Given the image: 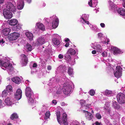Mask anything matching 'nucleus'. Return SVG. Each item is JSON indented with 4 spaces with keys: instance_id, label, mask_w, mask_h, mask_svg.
I'll return each instance as SVG.
<instances>
[{
    "instance_id": "f257e3e1",
    "label": "nucleus",
    "mask_w": 125,
    "mask_h": 125,
    "mask_svg": "<svg viewBox=\"0 0 125 125\" xmlns=\"http://www.w3.org/2000/svg\"><path fill=\"white\" fill-rule=\"evenodd\" d=\"M56 116L57 120L58 122L60 124H62L65 125L68 124L67 115L66 114H64L62 115V121H60L59 120L60 117V114L59 112H56Z\"/></svg>"
},
{
    "instance_id": "f03ea898",
    "label": "nucleus",
    "mask_w": 125,
    "mask_h": 125,
    "mask_svg": "<svg viewBox=\"0 0 125 125\" xmlns=\"http://www.w3.org/2000/svg\"><path fill=\"white\" fill-rule=\"evenodd\" d=\"M63 93L65 95H68L71 91V87L68 83H64L62 88Z\"/></svg>"
},
{
    "instance_id": "7ed1b4c3",
    "label": "nucleus",
    "mask_w": 125,
    "mask_h": 125,
    "mask_svg": "<svg viewBox=\"0 0 125 125\" xmlns=\"http://www.w3.org/2000/svg\"><path fill=\"white\" fill-rule=\"evenodd\" d=\"M117 98L118 102L120 104H122L125 102V95L122 93H119L117 95Z\"/></svg>"
},
{
    "instance_id": "20e7f679",
    "label": "nucleus",
    "mask_w": 125,
    "mask_h": 125,
    "mask_svg": "<svg viewBox=\"0 0 125 125\" xmlns=\"http://www.w3.org/2000/svg\"><path fill=\"white\" fill-rule=\"evenodd\" d=\"M3 13L4 17L6 19H10L12 17V14L11 11L8 10L6 9L3 10Z\"/></svg>"
},
{
    "instance_id": "39448f33",
    "label": "nucleus",
    "mask_w": 125,
    "mask_h": 125,
    "mask_svg": "<svg viewBox=\"0 0 125 125\" xmlns=\"http://www.w3.org/2000/svg\"><path fill=\"white\" fill-rule=\"evenodd\" d=\"M7 9L8 10L14 12H15L16 9L15 6L11 3L10 2H8L7 3L6 5Z\"/></svg>"
},
{
    "instance_id": "423d86ee",
    "label": "nucleus",
    "mask_w": 125,
    "mask_h": 125,
    "mask_svg": "<svg viewBox=\"0 0 125 125\" xmlns=\"http://www.w3.org/2000/svg\"><path fill=\"white\" fill-rule=\"evenodd\" d=\"M111 65L110 64V71L111 72H113L114 73L115 76L116 77H119L121 75L122 72H119L118 71H116L115 73L114 72V70L115 69V65H113V67H112Z\"/></svg>"
},
{
    "instance_id": "0eeeda50",
    "label": "nucleus",
    "mask_w": 125,
    "mask_h": 125,
    "mask_svg": "<svg viewBox=\"0 0 125 125\" xmlns=\"http://www.w3.org/2000/svg\"><path fill=\"white\" fill-rule=\"evenodd\" d=\"M21 57H22V64L23 66H25L28 62V57L24 54H21Z\"/></svg>"
},
{
    "instance_id": "6e6552de",
    "label": "nucleus",
    "mask_w": 125,
    "mask_h": 125,
    "mask_svg": "<svg viewBox=\"0 0 125 125\" xmlns=\"http://www.w3.org/2000/svg\"><path fill=\"white\" fill-rule=\"evenodd\" d=\"M20 36V34L18 33L14 32L10 34V40H14L18 39Z\"/></svg>"
},
{
    "instance_id": "1a4fd4ad",
    "label": "nucleus",
    "mask_w": 125,
    "mask_h": 125,
    "mask_svg": "<svg viewBox=\"0 0 125 125\" xmlns=\"http://www.w3.org/2000/svg\"><path fill=\"white\" fill-rule=\"evenodd\" d=\"M22 92L21 90L18 89L16 93L15 94V97L17 100H20L21 97L22 95Z\"/></svg>"
},
{
    "instance_id": "9d476101",
    "label": "nucleus",
    "mask_w": 125,
    "mask_h": 125,
    "mask_svg": "<svg viewBox=\"0 0 125 125\" xmlns=\"http://www.w3.org/2000/svg\"><path fill=\"white\" fill-rule=\"evenodd\" d=\"M83 112L85 113V116L86 119L88 120H91L93 118V116L90 113L85 110H83Z\"/></svg>"
},
{
    "instance_id": "9b49d317",
    "label": "nucleus",
    "mask_w": 125,
    "mask_h": 125,
    "mask_svg": "<svg viewBox=\"0 0 125 125\" xmlns=\"http://www.w3.org/2000/svg\"><path fill=\"white\" fill-rule=\"evenodd\" d=\"M111 51L113 52L114 54L117 53H120L121 52L120 50L118 48L112 46L111 47Z\"/></svg>"
},
{
    "instance_id": "f8f14e48",
    "label": "nucleus",
    "mask_w": 125,
    "mask_h": 125,
    "mask_svg": "<svg viewBox=\"0 0 125 125\" xmlns=\"http://www.w3.org/2000/svg\"><path fill=\"white\" fill-rule=\"evenodd\" d=\"M32 92L31 88L29 87H27L26 90L25 94L27 97H31Z\"/></svg>"
},
{
    "instance_id": "ddd939ff",
    "label": "nucleus",
    "mask_w": 125,
    "mask_h": 125,
    "mask_svg": "<svg viewBox=\"0 0 125 125\" xmlns=\"http://www.w3.org/2000/svg\"><path fill=\"white\" fill-rule=\"evenodd\" d=\"M110 0V7L111 10L113 11H115L117 9L116 5L114 4L112 1Z\"/></svg>"
},
{
    "instance_id": "4468645a",
    "label": "nucleus",
    "mask_w": 125,
    "mask_h": 125,
    "mask_svg": "<svg viewBox=\"0 0 125 125\" xmlns=\"http://www.w3.org/2000/svg\"><path fill=\"white\" fill-rule=\"evenodd\" d=\"M11 80L13 82L17 84H19L21 82V79L19 77H15L11 79Z\"/></svg>"
},
{
    "instance_id": "2eb2a0df",
    "label": "nucleus",
    "mask_w": 125,
    "mask_h": 125,
    "mask_svg": "<svg viewBox=\"0 0 125 125\" xmlns=\"http://www.w3.org/2000/svg\"><path fill=\"white\" fill-rule=\"evenodd\" d=\"M59 20L58 19H56L55 21H53L52 23V27L53 28H57L58 26Z\"/></svg>"
},
{
    "instance_id": "dca6fc26",
    "label": "nucleus",
    "mask_w": 125,
    "mask_h": 125,
    "mask_svg": "<svg viewBox=\"0 0 125 125\" xmlns=\"http://www.w3.org/2000/svg\"><path fill=\"white\" fill-rule=\"evenodd\" d=\"M25 34L30 41H31L33 37V35L32 33L29 31H27Z\"/></svg>"
},
{
    "instance_id": "f3484780",
    "label": "nucleus",
    "mask_w": 125,
    "mask_h": 125,
    "mask_svg": "<svg viewBox=\"0 0 125 125\" xmlns=\"http://www.w3.org/2000/svg\"><path fill=\"white\" fill-rule=\"evenodd\" d=\"M117 12L119 14L122 16H125V9L122 8H119Z\"/></svg>"
},
{
    "instance_id": "a211bd4d",
    "label": "nucleus",
    "mask_w": 125,
    "mask_h": 125,
    "mask_svg": "<svg viewBox=\"0 0 125 125\" xmlns=\"http://www.w3.org/2000/svg\"><path fill=\"white\" fill-rule=\"evenodd\" d=\"M44 41V40L43 38H39L37 40L36 43L38 45H41L45 43Z\"/></svg>"
},
{
    "instance_id": "6ab92c4d",
    "label": "nucleus",
    "mask_w": 125,
    "mask_h": 125,
    "mask_svg": "<svg viewBox=\"0 0 125 125\" xmlns=\"http://www.w3.org/2000/svg\"><path fill=\"white\" fill-rule=\"evenodd\" d=\"M10 31L9 28H5L3 30L2 33L4 35L7 36L9 35Z\"/></svg>"
},
{
    "instance_id": "aec40b11",
    "label": "nucleus",
    "mask_w": 125,
    "mask_h": 125,
    "mask_svg": "<svg viewBox=\"0 0 125 125\" xmlns=\"http://www.w3.org/2000/svg\"><path fill=\"white\" fill-rule=\"evenodd\" d=\"M112 105L113 107L115 109H119L120 108V106L115 101H113Z\"/></svg>"
},
{
    "instance_id": "412c9836",
    "label": "nucleus",
    "mask_w": 125,
    "mask_h": 125,
    "mask_svg": "<svg viewBox=\"0 0 125 125\" xmlns=\"http://www.w3.org/2000/svg\"><path fill=\"white\" fill-rule=\"evenodd\" d=\"M24 5V2L23 1H21L18 4L17 6V9L19 10L22 9Z\"/></svg>"
},
{
    "instance_id": "4be33fe9",
    "label": "nucleus",
    "mask_w": 125,
    "mask_h": 125,
    "mask_svg": "<svg viewBox=\"0 0 125 125\" xmlns=\"http://www.w3.org/2000/svg\"><path fill=\"white\" fill-rule=\"evenodd\" d=\"M37 26L38 28L44 31L45 28L43 25L42 23H37Z\"/></svg>"
},
{
    "instance_id": "5701e85b",
    "label": "nucleus",
    "mask_w": 125,
    "mask_h": 125,
    "mask_svg": "<svg viewBox=\"0 0 125 125\" xmlns=\"http://www.w3.org/2000/svg\"><path fill=\"white\" fill-rule=\"evenodd\" d=\"M18 22V21L15 19H11L9 22V24L11 25L14 26L16 25Z\"/></svg>"
},
{
    "instance_id": "b1692460",
    "label": "nucleus",
    "mask_w": 125,
    "mask_h": 125,
    "mask_svg": "<svg viewBox=\"0 0 125 125\" xmlns=\"http://www.w3.org/2000/svg\"><path fill=\"white\" fill-rule=\"evenodd\" d=\"M68 54H70L71 55H74L76 53V51L75 50L72 48L69 49L67 52Z\"/></svg>"
},
{
    "instance_id": "393cba45",
    "label": "nucleus",
    "mask_w": 125,
    "mask_h": 125,
    "mask_svg": "<svg viewBox=\"0 0 125 125\" xmlns=\"http://www.w3.org/2000/svg\"><path fill=\"white\" fill-rule=\"evenodd\" d=\"M18 117L17 114L16 113H14L11 115L10 118L11 120H13L14 119H18Z\"/></svg>"
},
{
    "instance_id": "a878e982",
    "label": "nucleus",
    "mask_w": 125,
    "mask_h": 125,
    "mask_svg": "<svg viewBox=\"0 0 125 125\" xmlns=\"http://www.w3.org/2000/svg\"><path fill=\"white\" fill-rule=\"evenodd\" d=\"M52 42L53 44L55 45H58L60 44V42L58 39L56 38L53 39Z\"/></svg>"
},
{
    "instance_id": "bb28decb",
    "label": "nucleus",
    "mask_w": 125,
    "mask_h": 125,
    "mask_svg": "<svg viewBox=\"0 0 125 125\" xmlns=\"http://www.w3.org/2000/svg\"><path fill=\"white\" fill-rule=\"evenodd\" d=\"M5 102L7 105H10L12 103L9 97H7L5 100Z\"/></svg>"
},
{
    "instance_id": "cd10ccee",
    "label": "nucleus",
    "mask_w": 125,
    "mask_h": 125,
    "mask_svg": "<svg viewBox=\"0 0 125 125\" xmlns=\"http://www.w3.org/2000/svg\"><path fill=\"white\" fill-rule=\"evenodd\" d=\"M5 90L7 91V92H12V87L10 85H8L6 87Z\"/></svg>"
},
{
    "instance_id": "c85d7f7f",
    "label": "nucleus",
    "mask_w": 125,
    "mask_h": 125,
    "mask_svg": "<svg viewBox=\"0 0 125 125\" xmlns=\"http://www.w3.org/2000/svg\"><path fill=\"white\" fill-rule=\"evenodd\" d=\"M9 64V63H7L6 62H5L3 63L2 66H1L2 68L4 70H6L7 68V66Z\"/></svg>"
},
{
    "instance_id": "c756f323",
    "label": "nucleus",
    "mask_w": 125,
    "mask_h": 125,
    "mask_svg": "<svg viewBox=\"0 0 125 125\" xmlns=\"http://www.w3.org/2000/svg\"><path fill=\"white\" fill-rule=\"evenodd\" d=\"M73 73V69L71 67H68V73L70 76L72 75Z\"/></svg>"
},
{
    "instance_id": "7c9ffc66",
    "label": "nucleus",
    "mask_w": 125,
    "mask_h": 125,
    "mask_svg": "<svg viewBox=\"0 0 125 125\" xmlns=\"http://www.w3.org/2000/svg\"><path fill=\"white\" fill-rule=\"evenodd\" d=\"M32 46L29 43H27L26 45V48L27 51H31L32 49Z\"/></svg>"
},
{
    "instance_id": "2f4dec72",
    "label": "nucleus",
    "mask_w": 125,
    "mask_h": 125,
    "mask_svg": "<svg viewBox=\"0 0 125 125\" xmlns=\"http://www.w3.org/2000/svg\"><path fill=\"white\" fill-rule=\"evenodd\" d=\"M96 50L97 52H101L102 51L101 47L100 45H97L96 47Z\"/></svg>"
},
{
    "instance_id": "473e14b6",
    "label": "nucleus",
    "mask_w": 125,
    "mask_h": 125,
    "mask_svg": "<svg viewBox=\"0 0 125 125\" xmlns=\"http://www.w3.org/2000/svg\"><path fill=\"white\" fill-rule=\"evenodd\" d=\"M50 115V113L49 111H47L45 114V117L44 118L45 119H47L49 118Z\"/></svg>"
},
{
    "instance_id": "72a5a7b5",
    "label": "nucleus",
    "mask_w": 125,
    "mask_h": 125,
    "mask_svg": "<svg viewBox=\"0 0 125 125\" xmlns=\"http://www.w3.org/2000/svg\"><path fill=\"white\" fill-rule=\"evenodd\" d=\"M7 69H8L10 71H11L13 69V66L11 64L9 63L7 66Z\"/></svg>"
},
{
    "instance_id": "f704fd0d",
    "label": "nucleus",
    "mask_w": 125,
    "mask_h": 125,
    "mask_svg": "<svg viewBox=\"0 0 125 125\" xmlns=\"http://www.w3.org/2000/svg\"><path fill=\"white\" fill-rule=\"evenodd\" d=\"M59 68L61 71L62 72H65L66 69V67L65 66H60V67Z\"/></svg>"
},
{
    "instance_id": "c9c22d12",
    "label": "nucleus",
    "mask_w": 125,
    "mask_h": 125,
    "mask_svg": "<svg viewBox=\"0 0 125 125\" xmlns=\"http://www.w3.org/2000/svg\"><path fill=\"white\" fill-rule=\"evenodd\" d=\"M65 57L67 60L68 61H69L71 59V57L70 56L69 54H67V53L65 54Z\"/></svg>"
},
{
    "instance_id": "e433bc0d",
    "label": "nucleus",
    "mask_w": 125,
    "mask_h": 125,
    "mask_svg": "<svg viewBox=\"0 0 125 125\" xmlns=\"http://www.w3.org/2000/svg\"><path fill=\"white\" fill-rule=\"evenodd\" d=\"M7 92L6 90H5L2 92V97H5L8 95Z\"/></svg>"
},
{
    "instance_id": "4c0bfd02",
    "label": "nucleus",
    "mask_w": 125,
    "mask_h": 125,
    "mask_svg": "<svg viewBox=\"0 0 125 125\" xmlns=\"http://www.w3.org/2000/svg\"><path fill=\"white\" fill-rule=\"evenodd\" d=\"M85 101L83 100H81L80 101V103L82 107L85 105Z\"/></svg>"
},
{
    "instance_id": "58836bf2",
    "label": "nucleus",
    "mask_w": 125,
    "mask_h": 125,
    "mask_svg": "<svg viewBox=\"0 0 125 125\" xmlns=\"http://www.w3.org/2000/svg\"><path fill=\"white\" fill-rule=\"evenodd\" d=\"M95 93L93 89L90 90L89 91V94L91 96H93Z\"/></svg>"
},
{
    "instance_id": "ea45409f",
    "label": "nucleus",
    "mask_w": 125,
    "mask_h": 125,
    "mask_svg": "<svg viewBox=\"0 0 125 125\" xmlns=\"http://www.w3.org/2000/svg\"><path fill=\"white\" fill-rule=\"evenodd\" d=\"M29 98L28 100V102L29 103H33L34 102V100L33 99H32V98L31 97H28Z\"/></svg>"
},
{
    "instance_id": "a19ab883",
    "label": "nucleus",
    "mask_w": 125,
    "mask_h": 125,
    "mask_svg": "<svg viewBox=\"0 0 125 125\" xmlns=\"http://www.w3.org/2000/svg\"><path fill=\"white\" fill-rule=\"evenodd\" d=\"M95 116L98 119H100L102 118V116L100 114L98 113L96 114Z\"/></svg>"
},
{
    "instance_id": "79ce46f5",
    "label": "nucleus",
    "mask_w": 125,
    "mask_h": 125,
    "mask_svg": "<svg viewBox=\"0 0 125 125\" xmlns=\"http://www.w3.org/2000/svg\"><path fill=\"white\" fill-rule=\"evenodd\" d=\"M15 28L17 30V31L19 30L21 28V25L19 24H17Z\"/></svg>"
},
{
    "instance_id": "37998d69",
    "label": "nucleus",
    "mask_w": 125,
    "mask_h": 125,
    "mask_svg": "<svg viewBox=\"0 0 125 125\" xmlns=\"http://www.w3.org/2000/svg\"><path fill=\"white\" fill-rule=\"evenodd\" d=\"M109 105L108 104V105H106L105 107V109L107 111V112H109Z\"/></svg>"
},
{
    "instance_id": "c03bdc74",
    "label": "nucleus",
    "mask_w": 125,
    "mask_h": 125,
    "mask_svg": "<svg viewBox=\"0 0 125 125\" xmlns=\"http://www.w3.org/2000/svg\"><path fill=\"white\" fill-rule=\"evenodd\" d=\"M116 69L117 70L116 71H118V72H121V69L122 68L120 66H117L116 67Z\"/></svg>"
},
{
    "instance_id": "a18cd8bd",
    "label": "nucleus",
    "mask_w": 125,
    "mask_h": 125,
    "mask_svg": "<svg viewBox=\"0 0 125 125\" xmlns=\"http://www.w3.org/2000/svg\"><path fill=\"white\" fill-rule=\"evenodd\" d=\"M104 93L107 96H108L109 94V90H106L104 92Z\"/></svg>"
},
{
    "instance_id": "49530a36",
    "label": "nucleus",
    "mask_w": 125,
    "mask_h": 125,
    "mask_svg": "<svg viewBox=\"0 0 125 125\" xmlns=\"http://www.w3.org/2000/svg\"><path fill=\"white\" fill-rule=\"evenodd\" d=\"M88 4L89 6L91 7H92V0H89L88 1Z\"/></svg>"
},
{
    "instance_id": "de8ad7c7",
    "label": "nucleus",
    "mask_w": 125,
    "mask_h": 125,
    "mask_svg": "<svg viewBox=\"0 0 125 125\" xmlns=\"http://www.w3.org/2000/svg\"><path fill=\"white\" fill-rule=\"evenodd\" d=\"M102 55L103 57L106 56L107 55V53L105 52H104L102 53Z\"/></svg>"
},
{
    "instance_id": "09e8293b",
    "label": "nucleus",
    "mask_w": 125,
    "mask_h": 125,
    "mask_svg": "<svg viewBox=\"0 0 125 125\" xmlns=\"http://www.w3.org/2000/svg\"><path fill=\"white\" fill-rule=\"evenodd\" d=\"M98 37L100 38H101L103 37V34L101 33H99L98 34Z\"/></svg>"
},
{
    "instance_id": "8fccbe9b",
    "label": "nucleus",
    "mask_w": 125,
    "mask_h": 125,
    "mask_svg": "<svg viewBox=\"0 0 125 125\" xmlns=\"http://www.w3.org/2000/svg\"><path fill=\"white\" fill-rule=\"evenodd\" d=\"M5 42V41H4L3 39L0 40V44H2Z\"/></svg>"
},
{
    "instance_id": "3c124183",
    "label": "nucleus",
    "mask_w": 125,
    "mask_h": 125,
    "mask_svg": "<svg viewBox=\"0 0 125 125\" xmlns=\"http://www.w3.org/2000/svg\"><path fill=\"white\" fill-rule=\"evenodd\" d=\"M58 57L60 59H62L63 58V55L62 54H60L59 55Z\"/></svg>"
},
{
    "instance_id": "603ef678",
    "label": "nucleus",
    "mask_w": 125,
    "mask_h": 125,
    "mask_svg": "<svg viewBox=\"0 0 125 125\" xmlns=\"http://www.w3.org/2000/svg\"><path fill=\"white\" fill-rule=\"evenodd\" d=\"M3 105L2 104V101L1 100H0V108H1V107H3Z\"/></svg>"
},
{
    "instance_id": "864d4df0",
    "label": "nucleus",
    "mask_w": 125,
    "mask_h": 125,
    "mask_svg": "<svg viewBox=\"0 0 125 125\" xmlns=\"http://www.w3.org/2000/svg\"><path fill=\"white\" fill-rule=\"evenodd\" d=\"M52 103L53 104H54L55 105L57 104V102L56 100H53L52 101Z\"/></svg>"
},
{
    "instance_id": "5fc2aeb1",
    "label": "nucleus",
    "mask_w": 125,
    "mask_h": 125,
    "mask_svg": "<svg viewBox=\"0 0 125 125\" xmlns=\"http://www.w3.org/2000/svg\"><path fill=\"white\" fill-rule=\"evenodd\" d=\"M93 125H100V124L98 122H96L95 123L93 124Z\"/></svg>"
},
{
    "instance_id": "6e6d98bb",
    "label": "nucleus",
    "mask_w": 125,
    "mask_h": 125,
    "mask_svg": "<svg viewBox=\"0 0 125 125\" xmlns=\"http://www.w3.org/2000/svg\"><path fill=\"white\" fill-rule=\"evenodd\" d=\"M82 107L83 109H84L86 110H87L89 108H88V107H87V106L85 105L83 106Z\"/></svg>"
},
{
    "instance_id": "4d7b16f0",
    "label": "nucleus",
    "mask_w": 125,
    "mask_h": 125,
    "mask_svg": "<svg viewBox=\"0 0 125 125\" xmlns=\"http://www.w3.org/2000/svg\"><path fill=\"white\" fill-rule=\"evenodd\" d=\"M100 25L101 26L102 28L104 27L105 26V24L103 23H101L100 24Z\"/></svg>"
},
{
    "instance_id": "13d9d810",
    "label": "nucleus",
    "mask_w": 125,
    "mask_h": 125,
    "mask_svg": "<svg viewBox=\"0 0 125 125\" xmlns=\"http://www.w3.org/2000/svg\"><path fill=\"white\" fill-rule=\"evenodd\" d=\"M86 106H87V107H88L89 108H90V107L91 106V104H85V105Z\"/></svg>"
},
{
    "instance_id": "bf43d9fd",
    "label": "nucleus",
    "mask_w": 125,
    "mask_h": 125,
    "mask_svg": "<svg viewBox=\"0 0 125 125\" xmlns=\"http://www.w3.org/2000/svg\"><path fill=\"white\" fill-rule=\"evenodd\" d=\"M69 45V42H67L65 45V46L66 47H68Z\"/></svg>"
},
{
    "instance_id": "052dcab7",
    "label": "nucleus",
    "mask_w": 125,
    "mask_h": 125,
    "mask_svg": "<svg viewBox=\"0 0 125 125\" xmlns=\"http://www.w3.org/2000/svg\"><path fill=\"white\" fill-rule=\"evenodd\" d=\"M37 66V64L35 63H33L32 67H33L35 68Z\"/></svg>"
},
{
    "instance_id": "680f3d73",
    "label": "nucleus",
    "mask_w": 125,
    "mask_h": 125,
    "mask_svg": "<svg viewBox=\"0 0 125 125\" xmlns=\"http://www.w3.org/2000/svg\"><path fill=\"white\" fill-rule=\"evenodd\" d=\"M92 54H96V51L95 50H94L93 51H92Z\"/></svg>"
},
{
    "instance_id": "e2e57ef3",
    "label": "nucleus",
    "mask_w": 125,
    "mask_h": 125,
    "mask_svg": "<svg viewBox=\"0 0 125 125\" xmlns=\"http://www.w3.org/2000/svg\"><path fill=\"white\" fill-rule=\"evenodd\" d=\"M47 69L48 70H50L51 69V67L50 65H48L47 67Z\"/></svg>"
},
{
    "instance_id": "0e129e2a",
    "label": "nucleus",
    "mask_w": 125,
    "mask_h": 125,
    "mask_svg": "<svg viewBox=\"0 0 125 125\" xmlns=\"http://www.w3.org/2000/svg\"><path fill=\"white\" fill-rule=\"evenodd\" d=\"M114 94V93H113L112 91H110V96L111 95H113Z\"/></svg>"
},
{
    "instance_id": "69168bd1",
    "label": "nucleus",
    "mask_w": 125,
    "mask_h": 125,
    "mask_svg": "<svg viewBox=\"0 0 125 125\" xmlns=\"http://www.w3.org/2000/svg\"><path fill=\"white\" fill-rule=\"evenodd\" d=\"M61 104L62 106H64L65 104L64 102H61Z\"/></svg>"
},
{
    "instance_id": "338daca9",
    "label": "nucleus",
    "mask_w": 125,
    "mask_h": 125,
    "mask_svg": "<svg viewBox=\"0 0 125 125\" xmlns=\"http://www.w3.org/2000/svg\"><path fill=\"white\" fill-rule=\"evenodd\" d=\"M84 23H86L87 24H89V22L88 21H86L85 20L84 21Z\"/></svg>"
},
{
    "instance_id": "774afa93",
    "label": "nucleus",
    "mask_w": 125,
    "mask_h": 125,
    "mask_svg": "<svg viewBox=\"0 0 125 125\" xmlns=\"http://www.w3.org/2000/svg\"><path fill=\"white\" fill-rule=\"evenodd\" d=\"M123 7L125 8V0L124 1H123Z\"/></svg>"
}]
</instances>
